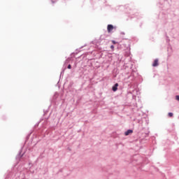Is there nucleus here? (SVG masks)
I'll return each mask as SVG.
<instances>
[{"label":"nucleus","mask_w":179,"mask_h":179,"mask_svg":"<svg viewBox=\"0 0 179 179\" xmlns=\"http://www.w3.org/2000/svg\"><path fill=\"white\" fill-rule=\"evenodd\" d=\"M107 29H108V33H111V31H113L114 29V26H113L112 24H108Z\"/></svg>","instance_id":"f257e3e1"},{"label":"nucleus","mask_w":179,"mask_h":179,"mask_svg":"<svg viewBox=\"0 0 179 179\" xmlns=\"http://www.w3.org/2000/svg\"><path fill=\"white\" fill-rule=\"evenodd\" d=\"M159 66V59H156L152 64V66Z\"/></svg>","instance_id":"f03ea898"},{"label":"nucleus","mask_w":179,"mask_h":179,"mask_svg":"<svg viewBox=\"0 0 179 179\" xmlns=\"http://www.w3.org/2000/svg\"><path fill=\"white\" fill-rule=\"evenodd\" d=\"M118 90V83H116L113 87V92H117Z\"/></svg>","instance_id":"7ed1b4c3"},{"label":"nucleus","mask_w":179,"mask_h":179,"mask_svg":"<svg viewBox=\"0 0 179 179\" xmlns=\"http://www.w3.org/2000/svg\"><path fill=\"white\" fill-rule=\"evenodd\" d=\"M133 132H134V131H132V130H131V129H129V130H127V131L124 133V134H125L126 136H128V135H129L130 134H132Z\"/></svg>","instance_id":"20e7f679"},{"label":"nucleus","mask_w":179,"mask_h":179,"mask_svg":"<svg viewBox=\"0 0 179 179\" xmlns=\"http://www.w3.org/2000/svg\"><path fill=\"white\" fill-rule=\"evenodd\" d=\"M168 115H169V117H173V113H169Z\"/></svg>","instance_id":"39448f33"},{"label":"nucleus","mask_w":179,"mask_h":179,"mask_svg":"<svg viewBox=\"0 0 179 179\" xmlns=\"http://www.w3.org/2000/svg\"><path fill=\"white\" fill-rule=\"evenodd\" d=\"M176 100H178V101H179V95H177V96H176Z\"/></svg>","instance_id":"423d86ee"},{"label":"nucleus","mask_w":179,"mask_h":179,"mask_svg":"<svg viewBox=\"0 0 179 179\" xmlns=\"http://www.w3.org/2000/svg\"><path fill=\"white\" fill-rule=\"evenodd\" d=\"M67 68H68V69H71V68H72V66H71V64H69Z\"/></svg>","instance_id":"0eeeda50"},{"label":"nucleus","mask_w":179,"mask_h":179,"mask_svg":"<svg viewBox=\"0 0 179 179\" xmlns=\"http://www.w3.org/2000/svg\"><path fill=\"white\" fill-rule=\"evenodd\" d=\"M113 44H117V42L115 41H112Z\"/></svg>","instance_id":"6e6552de"},{"label":"nucleus","mask_w":179,"mask_h":179,"mask_svg":"<svg viewBox=\"0 0 179 179\" xmlns=\"http://www.w3.org/2000/svg\"><path fill=\"white\" fill-rule=\"evenodd\" d=\"M110 48H111L112 50H114V45H111V46H110Z\"/></svg>","instance_id":"1a4fd4ad"}]
</instances>
